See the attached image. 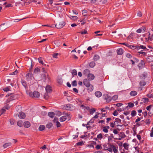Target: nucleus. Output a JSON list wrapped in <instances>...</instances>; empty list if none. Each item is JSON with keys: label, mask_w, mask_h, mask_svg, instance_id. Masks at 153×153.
Returning <instances> with one entry per match:
<instances>
[{"label": "nucleus", "mask_w": 153, "mask_h": 153, "mask_svg": "<svg viewBox=\"0 0 153 153\" xmlns=\"http://www.w3.org/2000/svg\"><path fill=\"white\" fill-rule=\"evenodd\" d=\"M103 96L104 97V98L106 100L107 102H109L111 101V98L107 94H104L103 95Z\"/></svg>", "instance_id": "obj_6"}, {"label": "nucleus", "mask_w": 153, "mask_h": 153, "mask_svg": "<svg viewBox=\"0 0 153 153\" xmlns=\"http://www.w3.org/2000/svg\"><path fill=\"white\" fill-rule=\"evenodd\" d=\"M52 124L51 123H48L46 125V127L47 128H50L52 126Z\"/></svg>", "instance_id": "obj_38"}, {"label": "nucleus", "mask_w": 153, "mask_h": 153, "mask_svg": "<svg viewBox=\"0 0 153 153\" xmlns=\"http://www.w3.org/2000/svg\"><path fill=\"white\" fill-rule=\"evenodd\" d=\"M48 115L50 117L53 118L54 117L55 113L53 112H50L48 113Z\"/></svg>", "instance_id": "obj_21"}, {"label": "nucleus", "mask_w": 153, "mask_h": 153, "mask_svg": "<svg viewBox=\"0 0 153 153\" xmlns=\"http://www.w3.org/2000/svg\"><path fill=\"white\" fill-rule=\"evenodd\" d=\"M148 114L149 116L151 117L153 115V110L149 111Z\"/></svg>", "instance_id": "obj_54"}, {"label": "nucleus", "mask_w": 153, "mask_h": 153, "mask_svg": "<svg viewBox=\"0 0 153 153\" xmlns=\"http://www.w3.org/2000/svg\"><path fill=\"white\" fill-rule=\"evenodd\" d=\"M137 94V92L134 91H131L130 93V95L131 96H136Z\"/></svg>", "instance_id": "obj_22"}, {"label": "nucleus", "mask_w": 153, "mask_h": 153, "mask_svg": "<svg viewBox=\"0 0 153 153\" xmlns=\"http://www.w3.org/2000/svg\"><path fill=\"white\" fill-rule=\"evenodd\" d=\"M103 131L105 132V133H107L108 131V130L107 129V128H105V127H104L103 128V129L102 130Z\"/></svg>", "instance_id": "obj_58"}, {"label": "nucleus", "mask_w": 153, "mask_h": 153, "mask_svg": "<svg viewBox=\"0 0 153 153\" xmlns=\"http://www.w3.org/2000/svg\"><path fill=\"white\" fill-rule=\"evenodd\" d=\"M84 143L83 141H80L79 142L76 143V145L77 146H82L83 144H84Z\"/></svg>", "instance_id": "obj_53"}, {"label": "nucleus", "mask_w": 153, "mask_h": 153, "mask_svg": "<svg viewBox=\"0 0 153 153\" xmlns=\"http://www.w3.org/2000/svg\"><path fill=\"white\" fill-rule=\"evenodd\" d=\"M95 63L94 62H91L89 63V65L91 68H93L95 65Z\"/></svg>", "instance_id": "obj_34"}, {"label": "nucleus", "mask_w": 153, "mask_h": 153, "mask_svg": "<svg viewBox=\"0 0 153 153\" xmlns=\"http://www.w3.org/2000/svg\"><path fill=\"white\" fill-rule=\"evenodd\" d=\"M123 128V125H118L117 126V129L119 131L121 130Z\"/></svg>", "instance_id": "obj_33"}, {"label": "nucleus", "mask_w": 153, "mask_h": 153, "mask_svg": "<svg viewBox=\"0 0 153 153\" xmlns=\"http://www.w3.org/2000/svg\"><path fill=\"white\" fill-rule=\"evenodd\" d=\"M10 96V97L5 102V104H7L10 101L15 100L16 98L15 96L13 95V94H8L6 96V97Z\"/></svg>", "instance_id": "obj_2"}, {"label": "nucleus", "mask_w": 153, "mask_h": 153, "mask_svg": "<svg viewBox=\"0 0 153 153\" xmlns=\"http://www.w3.org/2000/svg\"><path fill=\"white\" fill-rule=\"evenodd\" d=\"M19 117L20 118L23 119L25 117L26 115L24 112H20L19 114Z\"/></svg>", "instance_id": "obj_11"}, {"label": "nucleus", "mask_w": 153, "mask_h": 153, "mask_svg": "<svg viewBox=\"0 0 153 153\" xmlns=\"http://www.w3.org/2000/svg\"><path fill=\"white\" fill-rule=\"evenodd\" d=\"M22 120H19L17 122V125L19 126L22 127Z\"/></svg>", "instance_id": "obj_31"}, {"label": "nucleus", "mask_w": 153, "mask_h": 153, "mask_svg": "<svg viewBox=\"0 0 153 153\" xmlns=\"http://www.w3.org/2000/svg\"><path fill=\"white\" fill-rule=\"evenodd\" d=\"M145 65V63L143 60H141V62L139 64L138 66L139 68H142L144 67Z\"/></svg>", "instance_id": "obj_17"}, {"label": "nucleus", "mask_w": 153, "mask_h": 153, "mask_svg": "<svg viewBox=\"0 0 153 153\" xmlns=\"http://www.w3.org/2000/svg\"><path fill=\"white\" fill-rule=\"evenodd\" d=\"M134 103L131 102H129L128 103V105L125 108V109H128V107L132 108L134 106Z\"/></svg>", "instance_id": "obj_18"}, {"label": "nucleus", "mask_w": 153, "mask_h": 153, "mask_svg": "<svg viewBox=\"0 0 153 153\" xmlns=\"http://www.w3.org/2000/svg\"><path fill=\"white\" fill-rule=\"evenodd\" d=\"M17 70H16L14 72L10 74V75H15L17 73Z\"/></svg>", "instance_id": "obj_61"}, {"label": "nucleus", "mask_w": 153, "mask_h": 153, "mask_svg": "<svg viewBox=\"0 0 153 153\" xmlns=\"http://www.w3.org/2000/svg\"><path fill=\"white\" fill-rule=\"evenodd\" d=\"M113 138L114 136L113 134H110V136L108 137V141H111L112 139Z\"/></svg>", "instance_id": "obj_39"}, {"label": "nucleus", "mask_w": 153, "mask_h": 153, "mask_svg": "<svg viewBox=\"0 0 153 153\" xmlns=\"http://www.w3.org/2000/svg\"><path fill=\"white\" fill-rule=\"evenodd\" d=\"M72 85L73 86H76L77 85V81L76 80H75L73 82H72Z\"/></svg>", "instance_id": "obj_47"}, {"label": "nucleus", "mask_w": 153, "mask_h": 153, "mask_svg": "<svg viewBox=\"0 0 153 153\" xmlns=\"http://www.w3.org/2000/svg\"><path fill=\"white\" fill-rule=\"evenodd\" d=\"M63 109L67 110H73L75 109V107L73 105L68 104L62 106Z\"/></svg>", "instance_id": "obj_1"}, {"label": "nucleus", "mask_w": 153, "mask_h": 153, "mask_svg": "<svg viewBox=\"0 0 153 153\" xmlns=\"http://www.w3.org/2000/svg\"><path fill=\"white\" fill-rule=\"evenodd\" d=\"M42 57H40L38 58V60L39 61V62L42 65L44 64V62H43V60H42Z\"/></svg>", "instance_id": "obj_36"}, {"label": "nucleus", "mask_w": 153, "mask_h": 153, "mask_svg": "<svg viewBox=\"0 0 153 153\" xmlns=\"http://www.w3.org/2000/svg\"><path fill=\"white\" fill-rule=\"evenodd\" d=\"M128 47L131 49H137V46H134L133 45H130L128 46Z\"/></svg>", "instance_id": "obj_44"}, {"label": "nucleus", "mask_w": 153, "mask_h": 153, "mask_svg": "<svg viewBox=\"0 0 153 153\" xmlns=\"http://www.w3.org/2000/svg\"><path fill=\"white\" fill-rule=\"evenodd\" d=\"M10 86H8L6 87L3 89V90L5 91H10Z\"/></svg>", "instance_id": "obj_46"}, {"label": "nucleus", "mask_w": 153, "mask_h": 153, "mask_svg": "<svg viewBox=\"0 0 153 153\" xmlns=\"http://www.w3.org/2000/svg\"><path fill=\"white\" fill-rule=\"evenodd\" d=\"M68 16L71 19L74 20H76L78 18V17L76 16H72L71 17L69 16Z\"/></svg>", "instance_id": "obj_37"}, {"label": "nucleus", "mask_w": 153, "mask_h": 153, "mask_svg": "<svg viewBox=\"0 0 153 153\" xmlns=\"http://www.w3.org/2000/svg\"><path fill=\"white\" fill-rule=\"evenodd\" d=\"M24 126L26 128H28L30 126V122L28 121H26L24 123Z\"/></svg>", "instance_id": "obj_12"}, {"label": "nucleus", "mask_w": 153, "mask_h": 153, "mask_svg": "<svg viewBox=\"0 0 153 153\" xmlns=\"http://www.w3.org/2000/svg\"><path fill=\"white\" fill-rule=\"evenodd\" d=\"M110 146L113 149L114 153H117L118 151L116 149V147L113 145L110 144Z\"/></svg>", "instance_id": "obj_16"}, {"label": "nucleus", "mask_w": 153, "mask_h": 153, "mask_svg": "<svg viewBox=\"0 0 153 153\" xmlns=\"http://www.w3.org/2000/svg\"><path fill=\"white\" fill-rule=\"evenodd\" d=\"M103 136L101 133L98 134L97 136V138L98 139H102L103 138Z\"/></svg>", "instance_id": "obj_55"}, {"label": "nucleus", "mask_w": 153, "mask_h": 153, "mask_svg": "<svg viewBox=\"0 0 153 153\" xmlns=\"http://www.w3.org/2000/svg\"><path fill=\"white\" fill-rule=\"evenodd\" d=\"M45 90L46 91V92L47 93L51 92L52 91L51 88L49 85H48L46 86L45 88Z\"/></svg>", "instance_id": "obj_9"}, {"label": "nucleus", "mask_w": 153, "mask_h": 153, "mask_svg": "<svg viewBox=\"0 0 153 153\" xmlns=\"http://www.w3.org/2000/svg\"><path fill=\"white\" fill-rule=\"evenodd\" d=\"M94 75L92 74H89L88 75V79L90 80H92L94 78Z\"/></svg>", "instance_id": "obj_8"}, {"label": "nucleus", "mask_w": 153, "mask_h": 153, "mask_svg": "<svg viewBox=\"0 0 153 153\" xmlns=\"http://www.w3.org/2000/svg\"><path fill=\"white\" fill-rule=\"evenodd\" d=\"M117 98H118V96H117V95H115L113 97H112L111 99H112L113 100H115L117 99Z\"/></svg>", "instance_id": "obj_57"}, {"label": "nucleus", "mask_w": 153, "mask_h": 153, "mask_svg": "<svg viewBox=\"0 0 153 153\" xmlns=\"http://www.w3.org/2000/svg\"><path fill=\"white\" fill-rule=\"evenodd\" d=\"M100 59V56L97 55L95 54L94 56V61H97Z\"/></svg>", "instance_id": "obj_29"}, {"label": "nucleus", "mask_w": 153, "mask_h": 153, "mask_svg": "<svg viewBox=\"0 0 153 153\" xmlns=\"http://www.w3.org/2000/svg\"><path fill=\"white\" fill-rule=\"evenodd\" d=\"M71 73L73 75L72 77H73L74 76L77 75V71L75 69H74L72 70Z\"/></svg>", "instance_id": "obj_30"}, {"label": "nucleus", "mask_w": 153, "mask_h": 153, "mask_svg": "<svg viewBox=\"0 0 153 153\" xmlns=\"http://www.w3.org/2000/svg\"><path fill=\"white\" fill-rule=\"evenodd\" d=\"M11 145V143L10 142L6 143L3 145V147L4 148H5L10 146Z\"/></svg>", "instance_id": "obj_23"}, {"label": "nucleus", "mask_w": 153, "mask_h": 153, "mask_svg": "<svg viewBox=\"0 0 153 153\" xmlns=\"http://www.w3.org/2000/svg\"><path fill=\"white\" fill-rule=\"evenodd\" d=\"M25 77L26 80L27 81H29L30 79H32L33 78H34L31 72L27 74L25 76Z\"/></svg>", "instance_id": "obj_4"}, {"label": "nucleus", "mask_w": 153, "mask_h": 153, "mask_svg": "<svg viewBox=\"0 0 153 153\" xmlns=\"http://www.w3.org/2000/svg\"><path fill=\"white\" fill-rule=\"evenodd\" d=\"M88 88L87 90L89 92H91L93 91L94 89L93 86L92 85H90L89 87Z\"/></svg>", "instance_id": "obj_20"}, {"label": "nucleus", "mask_w": 153, "mask_h": 153, "mask_svg": "<svg viewBox=\"0 0 153 153\" xmlns=\"http://www.w3.org/2000/svg\"><path fill=\"white\" fill-rule=\"evenodd\" d=\"M87 11L85 10H83L82 11V14L84 16H86L87 15L86 13H87Z\"/></svg>", "instance_id": "obj_52"}, {"label": "nucleus", "mask_w": 153, "mask_h": 153, "mask_svg": "<svg viewBox=\"0 0 153 153\" xmlns=\"http://www.w3.org/2000/svg\"><path fill=\"white\" fill-rule=\"evenodd\" d=\"M45 127L44 125H41L39 126V130L40 131H42L44 130L45 129Z\"/></svg>", "instance_id": "obj_27"}, {"label": "nucleus", "mask_w": 153, "mask_h": 153, "mask_svg": "<svg viewBox=\"0 0 153 153\" xmlns=\"http://www.w3.org/2000/svg\"><path fill=\"white\" fill-rule=\"evenodd\" d=\"M42 79L44 81H45L47 79L46 75L45 74L42 75Z\"/></svg>", "instance_id": "obj_41"}, {"label": "nucleus", "mask_w": 153, "mask_h": 153, "mask_svg": "<svg viewBox=\"0 0 153 153\" xmlns=\"http://www.w3.org/2000/svg\"><path fill=\"white\" fill-rule=\"evenodd\" d=\"M56 115L59 117L62 115V113L61 112L59 111H56Z\"/></svg>", "instance_id": "obj_45"}, {"label": "nucleus", "mask_w": 153, "mask_h": 153, "mask_svg": "<svg viewBox=\"0 0 153 153\" xmlns=\"http://www.w3.org/2000/svg\"><path fill=\"white\" fill-rule=\"evenodd\" d=\"M32 94H33V97L36 98L39 97L40 96L39 93L36 91H34Z\"/></svg>", "instance_id": "obj_10"}, {"label": "nucleus", "mask_w": 153, "mask_h": 153, "mask_svg": "<svg viewBox=\"0 0 153 153\" xmlns=\"http://www.w3.org/2000/svg\"><path fill=\"white\" fill-rule=\"evenodd\" d=\"M48 93H47L46 92L45 94V95L44 96V98H45L46 100L48 99L49 97V96L48 94Z\"/></svg>", "instance_id": "obj_51"}, {"label": "nucleus", "mask_w": 153, "mask_h": 153, "mask_svg": "<svg viewBox=\"0 0 153 153\" xmlns=\"http://www.w3.org/2000/svg\"><path fill=\"white\" fill-rule=\"evenodd\" d=\"M5 25V23H4L0 25V30L2 31L4 30L7 27Z\"/></svg>", "instance_id": "obj_7"}, {"label": "nucleus", "mask_w": 153, "mask_h": 153, "mask_svg": "<svg viewBox=\"0 0 153 153\" xmlns=\"http://www.w3.org/2000/svg\"><path fill=\"white\" fill-rule=\"evenodd\" d=\"M21 83L22 85L24 87L25 89H26L27 88V84L25 81L24 80L22 79L21 80Z\"/></svg>", "instance_id": "obj_13"}, {"label": "nucleus", "mask_w": 153, "mask_h": 153, "mask_svg": "<svg viewBox=\"0 0 153 153\" xmlns=\"http://www.w3.org/2000/svg\"><path fill=\"white\" fill-rule=\"evenodd\" d=\"M123 147L125 149L128 150V146H129V145L127 143H124L123 145Z\"/></svg>", "instance_id": "obj_32"}, {"label": "nucleus", "mask_w": 153, "mask_h": 153, "mask_svg": "<svg viewBox=\"0 0 153 153\" xmlns=\"http://www.w3.org/2000/svg\"><path fill=\"white\" fill-rule=\"evenodd\" d=\"M96 111L94 108H93L90 110V114H93Z\"/></svg>", "instance_id": "obj_49"}, {"label": "nucleus", "mask_w": 153, "mask_h": 153, "mask_svg": "<svg viewBox=\"0 0 153 153\" xmlns=\"http://www.w3.org/2000/svg\"><path fill=\"white\" fill-rule=\"evenodd\" d=\"M65 25V23L64 22H62L56 24L55 26L56 28L60 29L62 28Z\"/></svg>", "instance_id": "obj_3"}, {"label": "nucleus", "mask_w": 153, "mask_h": 153, "mask_svg": "<svg viewBox=\"0 0 153 153\" xmlns=\"http://www.w3.org/2000/svg\"><path fill=\"white\" fill-rule=\"evenodd\" d=\"M140 49H146V50H147V49L146 48L145 46H144L143 45H141L140 46H137V49L138 50Z\"/></svg>", "instance_id": "obj_28"}, {"label": "nucleus", "mask_w": 153, "mask_h": 153, "mask_svg": "<svg viewBox=\"0 0 153 153\" xmlns=\"http://www.w3.org/2000/svg\"><path fill=\"white\" fill-rule=\"evenodd\" d=\"M10 122L11 125H13L15 122V120L13 119L10 120Z\"/></svg>", "instance_id": "obj_60"}, {"label": "nucleus", "mask_w": 153, "mask_h": 153, "mask_svg": "<svg viewBox=\"0 0 153 153\" xmlns=\"http://www.w3.org/2000/svg\"><path fill=\"white\" fill-rule=\"evenodd\" d=\"M146 84V82L144 81H140V85L141 86H144Z\"/></svg>", "instance_id": "obj_40"}, {"label": "nucleus", "mask_w": 153, "mask_h": 153, "mask_svg": "<svg viewBox=\"0 0 153 153\" xmlns=\"http://www.w3.org/2000/svg\"><path fill=\"white\" fill-rule=\"evenodd\" d=\"M95 95L97 97H100L102 96V93L100 91H97L95 92Z\"/></svg>", "instance_id": "obj_15"}, {"label": "nucleus", "mask_w": 153, "mask_h": 153, "mask_svg": "<svg viewBox=\"0 0 153 153\" xmlns=\"http://www.w3.org/2000/svg\"><path fill=\"white\" fill-rule=\"evenodd\" d=\"M54 44L56 45L57 46H60V43L59 42V41L56 40L54 42Z\"/></svg>", "instance_id": "obj_50"}, {"label": "nucleus", "mask_w": 153, "mask_h": 153, "mask_svg": "<svg viewBox=\"0 0 153 153\" xmlns=\"http://www.w3.org/2000/svg\"><path fill=\"white\" fill-rule=\"evenodd\" d=\"M79 33H80L82 34H85L87 33V32L86 30H84L83 31H81L79 32Z\"/></svg>", "instance_id": "obj_62"}, {"label": "nucleus", "mask_w": 153, "mask_h": 153, "mask_svg": "<svg viewBox=\"0 0 153 153\" xmlns=\"http://www.w3.org/2000/svg\"><path fill=\"white\" fill-rule=\"evenodd\" d=\"M30 62H31L30 64V67L29 68V71L31 72V70L32 69V68L33 67V65H32V60L31 59L30 60Z\"/></svg>", "instance_id": "obj_42"}, {"label": "nucleus", "mask_w": 153, "mask_h": 153, "mask_svg": "<svg viewBox=\"0 0 153 153\" xmlns=\"http://www.w3.org/2000/svg\"><path fill=\"white\" fill-rule=\"evenodd\" d=\"M117 130V129H113V132L115 134H118V132Z\"/></svg>", "instance_id": "obj_56"}, {"label": "nucleus", "mask_w": 153, "mask_h": 153, "mask_svg": "<svg viewBox=\"0 0 153 153\" xmlns=\"http://www.w3.org/2000/svg\"><path fill=\"white\" fill-rule=\"evenodd\" d=\"M95 148L97 149H101L102 148V147L101 146V145H97L96 146Z\"/></svg>", "instance_id": "obj_59"}, {"label": "nucleus", "mask_w": 153, "mask_h": 153, "mask_svg": "<svg viewBox=\"0 0 153 153\" xmlns=\"http://www.w3.org/2000/svg\"><path fill=\"white\" fill-rule=\"evenodd\" d=\"M40 71V70L39 68L38 67L36 68L34 71V74H37L38 72H39Z\"/></svg>", "instance_id": "obj_35"}, {"label": "nucleus", "mask_w": 153, "mask_h": 153, "mask_svg": "<svg viewBox=\"0 0 153 153\" xmlns=\"http://www.w3.org/2000/svg\"><path fill=\"white\" fill-rule=\"evenodd\" d=\"M143 102L145 103L146 102H149V99L146 97H144L143 98Z\"/></svg>", "instance_id": "obj_48"}, {"label": "nucleus", "mask_w": 153, "mask_h": 153, "mask_svg": "<svg viewBox=\"0 0 153 153\" xmlns=\"http://www.w3.org/2000/svg\"><path fill=\"white\" fill-rule=\"evenodd\" d=\"M146 96L149 98H151L152 97L153 98V95L151 94H148Z\"/></svg>", "instance_id": "obj_63"}, {"label": "nucleus", "mask_w": 153, "mask_h": 153, "mask_svg": "<svg viewBox=\"0 0 153 153\" xmlns=\"http://www.w3.org/2000/svg\"><path fill=\"white\" fill-rule=\"evenodd\" d=\"M67 119L66 116H63L61 117L59 119L60 122H63L65 121Z\"/></svg>", "instance_id": "obj_25"}, {"label": "nucleus", "mask_w": 153, "mask_h": 153, "mask_svg": "<svg viewBox=\"0 0 153 153\" xmlns=\"http://www.w3.org/2000/svg\"><path fill=\"white\" fill-rule=\"evenodd\" d=\"M126 56L127 57L129 58H131L132 57V56L129 53H127Z\"/></svg>", "instance_id": "obj_64"}, {"label": "nucleus", "mask_w": 153, "mask_h": 153, "mask_svg": "<svg viewBox=\"0 0 153 153\" xmlns=\"http://www.w3.org/2000/svg\"><path fill=\"white\" fill-rule=\"evenodd\" d=\"M90 71L88 69H86L84 70L83 74L85 76H86L88 74H90Z\"/></svg>", "instance_id": "obj_19"}, {"label": "nucleus", "mask_w": 153, "mask_h": 153, "mask_svg": "<svg viewBox=\"0 0 153 153\" xmlns=\"http://www.w3.org/2000/svg\"><path fill=\"white\" fill-rule=\"evenodd\" d=\"M119 137L121 138H124L126 137V135H125L124 133L123 132H120L119 134Z\"/></svg>", "instance_id": "obj_24"}, {"label": "nucleus", "mask_w": 153, "mask_h": 153, "mask_svg": "<svg viewBox=\"0 0 153 153\" xmlns=\"http://www.w3.org/2000/svg\"><path fill=\"white\" fill-rule=\"evenodd\" d=\"M89 80H90L87 79H84L83 82V83L87 87H89L90 85H91L90 84Z\"/></svg>", "instance_id": "obj_5"}, {"label": "nucleus", "mask_w": 153, "mask_h": 153, "mask_svg": "<svg viewBox=\"0 0 153 153\" xmlns=\"http://www.w3.org/2000/svg\"><path fill=\"white\" fill-rule=\"evenodd\" d=\"M136 112L135 110L131 111V115L132 117H134L136 115Z\"/></svg>", "instance_id": "obj_43"}, {"label": "nucleus", "mask_w": 153, "mask_h": 153, "mask_svg": "<svg viewBox=\"0 0 153 153\" xmlns=\"http://www.w3.org/2000/svg\"><path fill=\"white\" fill-rule=\"evenodd\" d=\"M57 82L59 85H62L63 82L62 79L61 78H58L57 80Z\"/></svg>", "instance_id": "obj_26"}, {"label": "nucleus", "mask_w": 153, "mask_h": 153, "mask_svg": "<svg viewBox=\"0 0 153 153\" xmlns=\"http://www.w3.org/2000/svg\"><path fill=\"white\" fill-rule=\"evenodd\" d=\"M123 51L122 48H119L117 50V53L118 55H122L123 53Z\"/></svg>", "instance_id": "obj_14"}]
</instances>
